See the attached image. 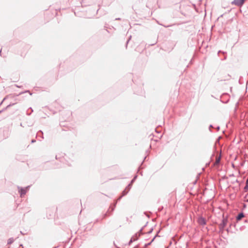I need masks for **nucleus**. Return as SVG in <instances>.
Returning <instances> with one entry per match:
<instances>
[{"label":"nucleus","mask_w":248,"mask_h":248,"mask_svg":"<svg viewBox=\"0 0 248 248\" xmlns=\"http://www.w3.org/2000/svg\"><path fill=\"white\" fill-rule=\"evenodd\" d=\"M138 238V237L137 236V235H136V236H133L131 238V240L129 242V243H132L133 241H136V240H137Z\"/></svg>","instance_id":"nucleus-6"},{"label":"nucleus","mask_w":248,"mask_h":248,"mask_svg":"<svg viewBox=\"0 0 248 248\" xmlns=\"http://www.w3.org/2000/svg\"><path fill=\"white\" fill-rule=\"evenodd\" d=\"M226 224H227V220H225V219H223L222 220V223L220 225V227H221L222 228H223L224 227H225V226H226Z\"/></svg>","instance_id":"nucleus-5"},{"label":"nucleus","mask_w":248,"mask_h":248,"mask_svg":"<svg viewBox=\"0 0 248 248\" xmlns=\"http://www.w3.org/2000/svg\"><path fill=\"white\" fill-rule=\"evenodd\" d=\"M35 141V140H31V142H32V143H33V142H34Z\"/></svg>","instance_id":"nucleus-15"},{"label":"nucleus","mask_w":248,"mask_h":248,"mask_svg":"<svg viewBox=\"0 0 248 248\" xmlns=\"http://www.w3.org/2000/svg\"><path fill=\"white\" fill-rule=\"evenodd\" d=\"M131 184H129L126 187L125 189L129 191V190H130V189L131 188Z\"/></svg>","instance_id":"nucleus-7"},{"label":"nucleus","mask_w":248,"mask_h":248,"mask_svg":"<svg viewBox=\"0 0 248 248\" xmlns=\"http://www.w3.org/2000/svg\"><path fill=\"white\" fill-rule=\"evenodd\" d=\"M29 187H30V186H28L25 188H22L20 186L17 187V188L18 189V192L20 193L21 197H22L24 195L26 194V193L28 191Z\"/></svg>","instance_id":"nucleus-1"},{"label":"nucleus","mask_w":248,"mask_h":248,"mask_svg":"<svg viewBox=\"0 0 248 248\" xmlns=\"http://www.w3.org/2000/svg\"><path fill=\"white\" fill-rule=\"evenodd\" d=\"M128 191H127L125 189L123 191V195L122 196H124L126 194H127V193H128Z\"/></svg>","instance_id":"nucleus-9"},{"label":"nucleus","mask_w":248,"mask_h":248,"mask_svg":"<svg viewBox=\"0 0 248 248\" xmlns=\"http://www.w3.org/2000/svg\"><path fill=\"white\" fill-rule=\"evenodd\" d=\"M116 203H117V202L113 204V206L112 207V209H111L112 211L114 210V208L116 206Z\"/></svg>","instance_id":"nucleus-10"},{"label":"nucleus","mask_w":248,"mask_h":248,"mask_svg":"<svg viewBox=\"0 0 248 248\" xmlns=\"http://www.w3.org/2000/svg\"><path fill=\"white\" fill-rule=\"evenodd\" d=\"M219 161H220V158L219 157V158H218L217 159V160H216V163H218L219 162Z\"/></svg>","instance_id":"nucleus-12"},{"label":"nucleus","mask_w":248,"mask_h":248,"mask_svg":"<svg viewBox=\"0 0 248 248\" xmlns=\"http://www.w3.org/2000/svg\"><path fill=\"white\" fill-rule=\"evenodd\" d=\"M244 189L245 191H247L248 189V185H247V184H246V186H245Z\"/></svg>","instance_id":"nucleus-11"},{"label":"nucleus","mask_w":248,"mask_h":248,"mask_svg":"<svg viewBox=\"0 0 248 248\" xmlns=\"http://www.w3.org/2000/svg\"><path fill=\"white\" fill-rule=\"evenodd\" d=\"M122 196L119 197V198L118 199V200H120L121 199V198H122Z\"/></svg>","instance_id":"nucleus-20"},{"label":"nucleus","mask_w":248,"mask_h":248,"mask_svg":"<svg viewBox=\"0 0 248 248\" xmlns=\"http://www.w3.org/2000/svg\"><path fill=\"white\" fill-rule=\"evenodd\" d=\"M212 127H213L212 125H210V126H209V130H210V131H211L210 128H212Z\"/></svg>","instance_id":"nucleus-14"},{"label":"nucleus","mask_w":248,"mask_h":248,"mask_svg":"<svg viewBox=\"0 0 248 248\" xmlns=\"http://www.w3.org/2000/svg\"><path fill=\"white\" fill-rule=\"evenodd\" d=\"M136 178H137V176H135L134 177V178L133 179H134V180H135V179H136Z\"/></svg>","instance_id":"nucleus-17"},{"label":"nucleus","mask_w":248,"mask_h":248,"mask_svg":"<svg viewBox=\"0 0 248 248\" xmlns=\"http://www.w3.org/2000/svg\"><path fill=\"white\" fill-rule=\"evenodd\" d=\"M245 0H234L232 1V4L237 6H241L244 2Z\"/></svg>","instance_id":"nucleus-2"},{"label":"nucleus","mask_w":248,"mask_h":248,"mask_svg":"<svg viewBox=\"0 0 248 248\" xmlns=\"http://www.w3.org/2000/svg\"><path fill=\"white\" fill-rule=\"evenodd\" d=\"M14 241V239L13 238H10L8 239V244H11L12 243H13Z\"/></svg>","instance_id":"nucleus-8"},{"label":"nucleus","mask_w":248,"mask_h":248,"mask_svg":"<svg viewBox=\"0 0 248 248\" xmlns=\"http://www.w3.org/2000/svg\"><path fill=\"white\" fill-rule=\"evenodd\" d=\"M198 223L200 224V225H204L206 224V221H205V219L201 217H200L199 219H198Z\"/></svg>","instance_id":"nucleus-3"},{"label":"nucleus","mask_w":248,"mask_h":248,"mask_svg":"<svg viewBox=\"0 0 248 248\" xmlns=\"http://www.w3.org/2000/svg\"><path fill=\"white\" fill-rule=\"evenodd\" d=\"M219 128H219V126H217V130H219Z\"/></svg>","instance_id":"nucleus-16"},{"label":"nucleus","mask_w":248,"mask_h":248,"mask_svg":"<svg viewBox=\"0 0 248 248\" xmlns=\"http://www.w3.org/2000/svg\"><path fill=\"white\" fill-rule=\"evenodd\" d=\"M134 181H135V180H134V179H132V181H131V183H130L131 185H132V183L134 182Z\"/></svg>","instance_id":"nucleus-13"},{"label":"nucleus","mask_w":248,"mask_h":248,"mask_svg":"<svg viewBox=\"0 0 248 248\" xmlns=\"http://www.w3.org/2000/svg\"><path fill=\"white\" fill-rule=\"evenodd\" d=\"M40 132L41 133H42V131H40L39 132H38V133H37V135H39V133H40Z\"/></svg>","instance_id":"nucleus-19"},{"label":"nucleus","mask_w":248,"mask_h":248,"mask_svg":"<svg viewBox=\"0 0 248 248\" xmlns=\"http://www.w3.org/2000/svg\"><path fill=\"white\" fill-rule=\"evenodd\" d=\"M136 178H137V176H135L134 177V178L133 179H134V180H135V179H136Z\"/></svg>","instance_id":"nucleus-18"},{"label":"nucleus","mask_w":248,"mask_h":248,"mask_svg":"<svg viewBox=\"0 0 248 248\" xmlns=\"http://www.w3.org/2000/svg\"><path fill=\"white\" fill-rule=\"evenodd\" d=\"M244 217V214L243 213H241L238 214V215L237 216V217H236V219L237 220H239L241 219V218H242Z\"/></svg>","instance_id":"nucleus-4"}]
</instances>
